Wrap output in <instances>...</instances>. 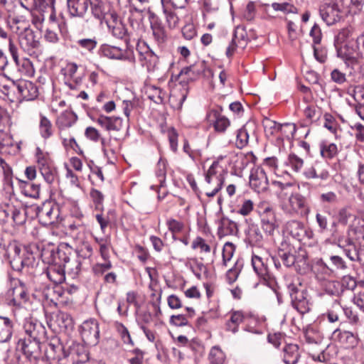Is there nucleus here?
Instances as JSON below:
<instances>
[{
    "mask_svg": "<svg viewBox=\"0 0 364 364\" xmlns=\"http://www.w3.org/2000/svg\"><path fill=\"white\" fill-rule=\"evenodd\" d=\"M14 323L8 317L0 316V343H6L11 338Z\"/></svg>",
    "mask_w": 364,
    "mask_h": 364,
    "instance_id": "nucleus-30",
    "label": "nucleus"
},
{
    "mask_svg": "<svg viewBox=\"0 0 364 364\" xmlns=\"http://www.w3.org/2000/svg\"><path fill=\"white\" fill-rule=\"evenodd\" d=\"M137 50L141 55V60L146 62L148 70H153L158 63L157 55L145 43H138Z\"/></svg>",
    "mask_w": 364,
    "mask_h": 364,
    "instance_id": "nucleus-24",
    "label": "nucleus"
},
{
    "mask_svg": "<svg viewBox=\"0 0 364 364\" xmlns=\"http://www.w3.org/2000/svg\"><path fill=\"white\" fill-rule=\"evenodd\" d=\"M21 251L20 246L15 241L9 242L5 248V255L10 259L13 268L16 264V259L21 257Z\"/></svg>",
    "mask_w": 364,
    "mask_h": 364,
    "instance_id": "nucleus-39",
    "label": "nucleus"
},
{
    "mask_svg": "<svg viewBox=\"0 0 364 364\" xmlns=\"http://www.w3.org/2000/svg\"><path fill=\"white\" fill-rule=\"evenodd\" d=\"M151 28L155 40L159 43H164L166 38L165 29L158 19L153 18L151 20Z\"/></svg>",
    "mask_w": 364,
    "mask_h": 364,
    "instance_id": "nucleus-40",
    "label": "nucleus"
},
{
    "mask_svg": "<svg viewBox=\"0 0 364 364\" xmlns=\"http://www.w3.org/2000/svg\"><path fill=\"white\" fill-rule=\"evenodd\" d=\"M303 174L307 179H320L321 181H326L330 177L328 171L319 168L317 164L306 168Z\"/></svg>",
    "mask_w": 364,
    "mask_h": 364,
    "instance_id": "nucleus-32",
    "label": "nucleus"
},
{
    "mask_svg": "<svg viewBox=\"0 0 364 364\" xmlns=\"http://www.w3.org/2000/svg\"><path fill=\"white\" fill-rule=\"evenodd\" d=\"M285 164L287 166H289L293 171L298 173L301 170L304 166V161L296 154H291L289 155Z\"/></svg>",
    "mask_w": 364,
    "mask_h": 364,
    "instance_id": "nucleus-48",
    "label": "nucleus"
},
{
    "mask_svg": "<svg viewBox=\"0 0 364 364\" xmlns=\"http://www.w3.org/2000/svg\"><path fill=\"white\" fill-rule=\"evenodd\" d=\"M326 292L331 296H338L341 291V284L336 281H328L325 286Z\"/></svg>",
    "mask_w": 364,
    "mask_h": 364,
    "instance_id": "nucleus-58",
    "label": "nucleus"
},
{
    "mask_svg": "<svg viewBox=\"0 0 364 364\" xmlns=\"http://www.w3.org/2000/svg\"><path fill=\"white\" fill-rule=\"evenodd\" d=\"M284 352V362L286 364H296L299 358V347L296 344H287L283 350Z\"/></svg>",
    "mask_w": 364,
    "mask_h": 364,
    "instance_id": "nucleus-35",
    "label": "nucleus"
},
{
    "mask_svg": "<svg viewBox=\"0 0 364 364\" xmlns=\"http://www.w3.org/2000/svg\"><path fill=\"white\" fill-rule=\"evenodd\" d=\"M18 34L21 47L30 55L36 54L41 47L40 38L27 25Z\"/></svg>",
    "mask_w": 364,
    "mask_h": 364,
    "instance_id": "nucleus-8",
    "label": "nucleus"
},
{
    "mask_svg": "<svg viewBox=\"0 0 364 364\" xmlns=\"http://www.w3.org/2000/svg\"><path fill=\"white\" fill-rule=\"evenodd\" d=\"M235 252V247L231 242H226L223 249V262L224 265L231 259Z\"/></svg>",
    "mask_w": 364,
    "mask_h": 364,
    "instance_id": "nucleus-62",
    "label": "nucleus"
},
{
    "mask_svg": "<svg viewBox=\"0 0 364 364\" xmlns=\"http://www.w3.org/2000/svg\"><path fill=\"white\" fill-rule=\"evenodd\" d=\"M288 291L294 308L301 314L309 312L310 310V302L306 289L302 288L301 285L297 287L294 284H289L288 285Z\"/></svg>",
    "mask_w": 364,
    "mask_h": 364,
    "instance_id": "nucleus-7",
    "label": "nucleus"
},
{
    "mask_svg": "<svg viewBox=\"0 0 364 364\" xmlns=\"http://www.w3.org/2000/svg\"><path fill=\"white\" fill-rule=\"evenodd\" d=\"M261 228L268 240H272L279 228L275 210L269 204H262L258 207Z\"/></svg>",
    "mask_w": 364,
    "mask_h": 364,
    "instance_id": "nucleus-4",
    "label": "nucleus"
},
{
    "mask_svg": "<svg viewBox=\"0 0 364 364\" xmlns=\"http://www.w3.org/2000/svg\"><path fill=\"white\" fill-rule=\"evenodd\" d=\"M96 122L107 131H119L122 127V119L120 117L100 115Z\"/></svg>",
    "mask_w": 364,
    "mask_h": 364,
    "instance_id": "nucleus-27",
    "label": "nucleus"
},
{
    "mask_svg": "<svg viewBox=\"0 0 364 364\" xmlns=\"http://www.w3.org/2000/svg\"><path fill=\"white\" fill-rule=\"evenodd\" d=\"M166 225L168 230L172 232L174 240L176 239L175 234L181 232L184 228L183 223L173 218L167 220Z\"/></svg>",
    "mask_w": 364,
    "mask_h": 364,
    "instance_id": "nucleus-55",
    "label": "nucleus"
},
{
    "mask_svg": "<svg viewBox=\"0 0 364 364\" xmlns=\"http://www.w3.org/2000/svg\"><path fill=\"white\" fill-rule=\"evenodd\" d=\"M249 134L245 126L237 130L235 144L239 149H242L248 144Z\"/></svg>",
    "mask_w": 364,
    "mask_h": 364,
    "instance_id": "nucleus-53",
    "label": "nucleus"
},
{
    "mask_svg": "<svg viewBox=\"0 0 364 364\" xmlns=\"http://www.w3.org/2000/svg\"><path fill=\"white\" fill-rule=\"evenodd\" d=\"M207 119L213 122L214 129L217 132L223 133L230 126V120L221 114L218 110L213 109L207 114Z\"/></svg>",
    "mask_w": 364,
    "mask_h": 364,
    "instance_id": "nucleus-22",
    "label": "nucleus"
},
{
    "mask_svg": "<svg viewBox=\"0 0 364 364\" xmlns=\"http://www.w3.org/2000/svg\"><path fill=\"white\" fill-rule=\"evenodd\" d=\"M16 261V264L14 269L17 271H21L24 267H33L36 263L34 255L26 250H24L23 255Z\"/></svg>",
    "mask_w": 364,
    "mask_h": 364,
    "instance_id": "nucleus-37",
    "label": "nucleus"
},
{
    "mask_svg": "<svg viewBox=\"0 0 364 364\" xmlns=\"http://www.w3.org/2000/svg\"><path fill=\"white\" fill-rule=\"evenodd\" d=\"M225 358V353L218 346L212 347L208 355L210 364H224Z\"/></svg>",
    "mask_w": 364,
    "mask_h": 364,
    "instance_id": "nucleus-44",
    "label": "nucleus"
},
{
    "mask_svg": "<svg viewBox=\"0 0 364 364\" xmlns=\"http://www.w3.org/2000/svg\"><path fill=\"white\" fill-rule=\"evenodd\" d=\"M246 241L252 246H261L263 244L264 236L257 224L252 223L245 230Z\"/></svg>",
    "mask_w": 364,
    "mask_h": 364,
    "instance_id": "nucleus-26",
    "label": "nucleus"
},
{
    "mask_svg": "<svg viewBox=\"0 0 364 364\" xmlns=\"http://www.w3.org/2000/svg\"><path fill=\"white\" fill-rule=\"evenodd\" d=\"M219 166L218 161H214L212 165L210 166L207 173L205 174V181L208 184H211L212 182H216L218 179H223V177L221 174H217V168Z\"/></svg>",
    "mask_w": 364,
    "mask_h": 364,
    "instance_id": "nucleus-52",
    "label": "nucleus"
},
{
    "mask_svg": "<svg viewBox=\"0 0 364 364\" xmlns=\"http://www.w3.org/2000/svg\"><path fill=\"white\" fill-rule=\"evenodd\" d=\"M24 193L31 198H38L40 195V185L32 183H26L24 188Z\"/></svg>",
    "mask_w": 364,
    "mask_h": 364,
    "instance_id": "nucleus-61",
    "label": "nucleus"
},
{
    "mask_svg": "<svg viewBox=\"0 0 364 364\" xmlns=\"http://www.w3.org/2000/svg\"><path fill=\"white\" fill-rule=\"evenodd\" d=\"M278 255L281 259L284 266L290 267L293 266L296 262V257L294 255L289 252H285L284 250H279Z\"/></svg>",
    "mask_w": 364,
    "mask_h": 364,
    "instance_id": "nucleus-56",
    "label": "nucleus"
},
{
    "mask_svg": "<svg viewBox=\"0 0 364 364\" xmlns=\"http://www.w3.org/2000/svg\"><path fill=\"white\" fill-rule=\"evenodd\" d=\"M314 272L318 279H326L333 275L334 270L322 259H318L314 266Z\"/></svg>",
    "mask_w": 364,
    "mask_h": 364,
    "instance_id": "nucleus-36",
    "label": "nucleus"
},
{
    "mask_svg": "<svg viewBox=\"0 0 364 364\" xmlns=\"http://www.w3.org/2000/svg\"><path fill=\"white\" fill-rule=\"evenodd\" d=\"M80 332L83 341L91 346L96 345L99 341V323L95 319L85 321L80 327Z\"/></svg>",
    "mask_w": 364,
    "mask_h": 364,
    "instance_id": "nucleus-10",
    "label": "nucleus"
},
{
    "mask_svg": "<svg viewBox=\"0 0 364 364\" xmlns=\"http://www.w3.org/2000/svg\"><path fill=\"white\" fill-rule=\"evenodd\" d=\"M11 296V304L18 307L28 308L31 304L32 295L25 282L18 278H11L7 292Z\"/></svg>",
    "mask_w": 364,
    "mask_h": 364,
    "instance_id": "nucleus-2",
    "label": "nucleus"
},
{
    "mask_svg": "<svg viewBox=\"0 0 364 364\" xmlns=\"http://www.w3.org/2000/svg\"><path fill=\"white\" fill-rule=\"evenodd\" d=\"M39 132L41 136L45 139L50 138L53 133L51 122L43 114H40Z\"/></svg>",
    "mask_w": 364,
    "mask_h": 364,
    "instance_id": "nucleus-43",
    "label": "nucleus"
},
{
    "mask_svg": "<svg viewBox=\"0 0 364 364\" xmlns=\"http://www.w3.org/2000/svg\"><path fill=\"white\" fill-rule=\"evenodd\" d=\"M89 6L92 16L100 23H102L108 15L115 18L116 15L111 13L110 5L104 0H90Z\"/></svg>",
    "mask_w": 364,
    "mask_h": 364,
    "instance_id": "nucleus-20",
    "label": "nucleus"
},
{
    "mask_svg": "<svg viewBox=\"0 0 364 364\" xmlns=\"http://www.w3.org/2000/svg\"><path fill=\"white\" fill-rule=\"evenodd\" d=\"M109 28L111 30L112 34L119 39H123L127 35V28L121 23H116L112 27L108 25Z\"/></svg>",
    "mask_w": 364,
    "mask_h": 364,
    "instance_id": "nucleus-60",
    "label": "nucleus"
},
{
    "mask_svg": "<svg viewBox=\"0 0 364 364\" xmlns=\"http://www.w3.org/2000/svg\"><path fill=\"white\" fill-rule=\"evenodd\" d=\"M93 253V249L88 242H83L80 249L77 250V259H89Z\"/></svg>",
    "mask_w": 364,
    "mask_h": 364,
    "instance_id": "nucleus-59",
    "label": "nucleus"
},
{
    "mask_svg": "<svg viewBox=\"0 0 364 364\" xmlns=\"http://www.w3.org/2000/svg\"><path fill=\"white\" fill-rule=\"evenodd\" d=\"M220 230L223 235H234L237 230V223L228 218H223Z\"/></svg>",
    "mask_w": 364,
    "mask_h": 364,
    "instance_id": "nucleus-49",
    "label": "nucleus"
},
{
    "mask_svg": "<svg viewBox=\"0 0 364 364\" xmlns=\"http://www.w3.org/2000/svg\"><path fill=\"white\" fill-rule=\"evenodd\" d=\"M321 154L323 157L331 159L338 153L337 146L333 143L323 142L320 145Z\"/></svg>",
    "mask_w": 364,
    "mask_h": 364,
    "instance_id": "nucleus-50",
    "label": "nucleus"
},
{
    "mask_svg": "<svg viewBox=\"0 0 364 364\" xmlns=\"http://www.w3.org/2000/svg\"><path fill=\"white\" fill-rule=\"evenodd\" d=\"M18 70L23 75L32 76L35 70L31 61L28 58H18L14 61Z\"/></svg>",
    "mask_w": 364,
    "mask_h": 364,
    "instance_id": "nucleus-41",
    "label": "nucleus"
},
{
    "mask_svg": "<svg viewBox=\"0 0 364 364\" xmlns=\"http://www.w3.org/2000/svg\"><path fill=\"white\" fill-rule=\"evenodd\" d=\"M75 46L82 54H92L97 48V41L96 37L82 38L75 41Z\"/></svg>",
    "mask_w": 364,
    "mask_h": 364,
    "instance_id": "nucleus-28",
    "label": "nucleus"
},
{
    "mask_svg": "<svg viewBox=\"0 0 364 364\" xmlns=\"http://www.w3.org/2000/svg\"><path fill=\"white\" fill-rule=\"evenodd\" d=\"M16 91L19 95V100L31 101L38 95V89L35 83L26 80L16 81Z\"/></svg>",
    "mask_w": 364,
    "mask_h": 364,
    "instance_id": "nucleus-18",
    "label": "nucleus"
},
{
    "mask_svg": "<svg viewBox=\"0 0 364 364\" xmlns=\"http://www.w3.org/2000/svg\"><path fill=\"white\" fill-rule=\"evenodd\" d=\"M281 209L289 216H307L310 213L306 197L298 192L291 193L287 200L282 203Z\"/></svg>",
    "mask_w": 364,
    "mask_h": 364,
    "instance_id": "nucleus-3",
    "label": "nucleus"
},
{
    "mask_svg": "<svg viewBox=\"0 0 364 364\" xmlns=\"http://www.w3.org/2000/svg\"><path fill=\"white\" fill-rule=\"evenodd\" d=\"M16 90V82L12 81L9 84H0V94H2L4 97L13 101L11 98V92Z\"/></svg>",
    "mask_w": 364,
    "mask_h": 364,
    "instance_id": "nucleus-54",
    "label": "nucleus"
},
{
    "mask_svg": "<svg viewBox=\"0 0 364 364\" xmlns=\"http://www.w3.org/2000/svg\"><path fill=\"white\" fill-rule=\"evenodd\" d=\"M50 348L55 353L57 352V350L59 351V354L56 355L55 358L58 360V361H63V360L69 359L70 358V363L72 364L74 363H79L85 362L86 360H87V355H85V358L82 359L81 360H75V355L73 350L71 352L69 351V350H65L64 348H63L61 346H55L53 344L49 345Z\"/></svg>",
    "mask_w": 364,
    "mask_h": 364,
    "instance_id": "nucleus-33",
    "label": "nucleus"
},
{
    "mask_svg": "<svg viewBox=\"0 0 364 364\" xmlns=\"http://www.w3.org/2000/svg\"><path fill=\"white\" fill-rule=\"evenodd\" d=\"M31 208L36 212V216L46 225L55 223L59 216V209L51 202L43 203L41 205H32Z\"/></svg>",
    "mask_w": 364,
    "mask_h": 364,
    "instance_id": "nucleus-9",
    "label": "nucleus"
},
{
    "mask_svg": "<svg viewBox=\"0 0 364 364\" xmlns=\"http://www.w3.org/2000/svg\"><path fill=\"white\" fill-rule=\"evenodd\" d=\"M355 216V215H353L352 214L351 209L350 207L346 206L338 209L336 215V221L333 222L331 225L332 228L331 230V238L332 239V232L335 228H336L340 232L339 229L337 227L338 224L346 225L348 223V220L351 218L354 219Z\"/></svg>",
    "mask_w": 364,
    "mask_h": 364,
    "instance_id": "nucleus-29",
    "label": "nucleus"
},
{
    "mask_svg": "<svg viewBox=\"0 0 364 364\" xmlns=\"http://www.w3.org/2000/svg\"><path fill=\"white\" fill-rule=\"evenodd\" d=\"M100 55L113 60H124L129 62L134 61V57L129 51L123 50L117 46H110L107 43L102 44L98 50Z\"/></svg>",
    "mask_w": 364,
    "mask_h": 364,
    "instance_id": "nucleus-13",
    "label": "nucleus"
},
{
    "mask_svg": "<svg viewBox=\"0 0 364 364\" xmlns=\"http://www.w3.org/2000/svg\"><path fill=\"white\" fill-rule=\"evenodd\" d=\"M332 339L346 348H353L358 344L359 338L356 333L336 328L331 335Z\"/></svg>",
    "mask_w": 364,
    "mask_h": 364,
    "instance_id": "nucleus-16",
    "label": "nucleus"
},
{
    "mask_svg": "<svg viewBox=\"0 0 364 364\" xmlns=\"http://www.w3.org/2000/svg\"><path fill=\"white\" fill-rule=\"evenodd\" d=\"M341 311H343L344 315L351 325L354 326H360L362 325L358 314L354 312L351 308L342 306Z\"/></svg>",
    "mask_w": 364,
    "mask_h": 364,
    "instance_id": "nucleus-51",
    "label": "nucleus"
},
{
    "mask_svg": "<svg viewBox=\"0 0 364 364\" xmlns=\"http://www.w3.org/2000/svg\"><path fill=\"white\" fill-rule=\"evenodd\" d=\"M24 338L41 341L46 334L45 326L38 321L32 318L26 319L23 323Z\"/></svg>",
    "mask_w": 364,
    "mask_h": 364,
    "instance_id": "nucleus-17",
    "label": "nucleus"
},
{
    "mask_svg": "<svg viewBox=\"0 0 364 364\" xmlns=\"http://www.w3.org/2000/svg\"><path fill=\"white\" fill-rule=\"evenodd\" d=\"M54 322L60 331H66L72 329L73 327V318L66 312L59 311L55 315Z\"/></svg>",
    "mask_w": 364,
    "mask_h": 364,
    "instance_id": "nucleus-34",
    "label": "nucleus"
},
{
    "mask_svg": "<svg viewBox=\"0 0 364 364\" xmlns=\"http://www.w3.org/2000/svg\"><path fill=\"white\" fill-rule=\"evenodd\" d=\"M78 65L75 63H68L65 68L66 75L73 79L76 83L81 81V78L76 76Z\"/></svg>",
    "mask_w": 364,
    "mask_h": 364,
    "instance_id": "nucleus-64",
    "label": "nucleus"
},
{
    "mask_svg": "<svg viewBox=\"0 0 364 364\" xmlns=\"http://www.w3.org/2000/svg\"><path fill=\"white\" fill-rule=\"evenodd\" d=\"M271 6L274 11H282L284 14L294 13V11L296 10V8L293 5L287 2L282 4L274 2L272 3Z\"/></svg>",
    "mask_w": 364,
    "mask_h": 364,
    "instance_id": "nucleus-63",
    "label": "nucleus"
},
{
    "mask_svg": "<svg viewBox=\"0 0 364 364\" xmlns=\"http://www.w3.org/2000/svg\"><path fill=\"white\" fill-rule=\"evenodd\" d=\"M58 260L61 262V264L65 269V272L76 276L78 274L81 269L82 262L79 259L70 260V257L65 254V252L58 250L55 252Z\"/></svg>",
    "mask_w": 364,
    "mask_h": 364,
    "instance_id": "nucleus-21",
    "label": "nucleus"
},
{
    "mask_svg": "<svg viewBox=\"0 0 364 364\" xmlns=\"http://www.w3.org/2000/svg\"><path fill=\"white\" fill-rule=\"evenodd\" d=\"M52 252L53 255L52 263L47 267L45 274L47 278L54 284H60L65 279V269L61 262H59L55 252Z\"/></svg>",
    "mask_w": 364,
    "mask_h": 364,
    "instance_id": "nucleus-19",
    "label": "nucleus"
},
{
    "mask_svg": "<svg viewBox=\"0 0 364 364\" xmlns=\"http://www.w3.org/2000/svg\"><path fill=\"white\" fill-rule=\"evenodd\" d=\"M145 94L149 99L156 104L161 103L165 95V92L161 89L154 85H147L145 87Z\"/></svg>",
    "mask_w": 364,
    "mask_h": 364,
    "instance_id": "nucleus-42",
    "label": "nucleus"
},
{
    "mask_svg": "<svg viewBox=\"0 0 364 364\" xmlns=\"http://www.w3.org/2000/svg\"><path fill=\"white\" fill-rule=\"evenodd\" d=\"M36 6H38L41 10L43 9H48L50 11L49 16V21L50 22L56 21V15L54 11V1L55 0H34Z\"/></svg>",
    "mask_w": 364,
    "mask_h": 364,
    "instance_id": "nucleus-47",
    "label": "nucleus"
},
{
    "mask_svg": "<svg viewBox=\"0 0 364 364\" xmlns=\"http://www.w3.org/2000/svg\"><path fill=\"white\" fill-rule=\"evenodd\" d=\"M131 6V16L129 21L131 26L137 31H143L142 21L144 19L143 12L145 10L144 4L146 0H128Z\"/></svg>",
    "mask_w": 364,
    "mask_h": 364,
    "instance_id": "nucleus-12",
    "label": "nucleus"
},
{
    "mask_svg": "<svg viewBox=\"0 0 364 364\" xmlns=\"http://www.w3.org/2000/svg\"><path fill=\"white\" fill-rule=\"evenodd\" d=\"M342 13V4L336 0H325L319 7L320 16L328 26L340 21Z\"/></svg>",
    "mask_w": 364,
    "mask_h": 364,
    "instance_id": "nucleus-6",
    "label": "nucleus"
},
{
    "mask_svg": "<svg viewBox=\"0 0 364 364\" xmlns=\"http://www.w3.org/2000/svg\"><path fill=\"white\" fill-rule=\"evenodd\" d=\"M342 306L338 299H336L330 309L321 315L323 321H327L330 323H335L339 321L340 314L341 312Z\"/></svg>",
    "mask_w": 364,
    "mask_h": 364,
    "instance_id": "nucleus-31",
    "label": "nucleus"
},
{
    "mask_svg": "<svg viewBox=\"0 0 364 364\" xmlns=\"http://www.w3.org/2000/svg\"><path fill=\"white\" fill-rule=\"evenodd\" d=\"M345 237H353L354 241L364 240V218L355 216L347 229Z\"/></svg>",
    "mask_w": 364,
    "mask_h": 364,
    "instance_id": "nucleus-23",
    "label": "nucleus"
},
{
    "mask_svg": "<svg viewBox=\"0 0 364 364\" xmlns=\"http://www.w3.org/2000/svg\"><path fill=\"white\" fill-rule=\"evenodd\" d=\"M166 161L161 158L156 168V176L158 178L159 186L164 187L166 183Z\"/></svg>",
    "mask_w": 364,
    "mask_h": 364,
    "instance_id": "nucleus-46",
    "label": "nucleus"
},
{
    "mask_svg": "<svg viewBox=\"0 0 364 364\" xmlns=\"http://www.w3.org/2000/svg\"><path fill=\"white\" fill-rule=\"evenodd\" d=\"M254 204L251 200H244L241 205L235 209V213L243 216L249 215L253 210Z\"/></svg>",
    "mask_w": 364,
    "mask_h": 364,
    "instance_id": "nucleus-57",
    "label": "nucleus"
},
{
    "mask_svg": "<svg viewBox=\"0 0 364 364\" xmlns=\"http://www.w3.org/2000/svg\"><path fill=\"white\" fill-rule=\"evenodd\" d=\"M41 341L21 338L18 340L17 348L30 360L37 359L41 354Z\"/></svg>",
    "mask_w": 364,
    "mask_h": 364,
    "instance_id": "nucleus-14",
    "label": "nucleus"
},
{
    "mask_svg": "<svg viewBox=\"0 0 364 364\" xmlns=\"http://www.w3.org/2000/svg\"><path fill=\"white\" fill-rule=\"evenodd\" d=\"M333 243L341 248L346 257L351 262L364 264V245H359L353 237H345L335 228L332 232Z\"/></svg>",
    "mask_w": 364,
    "mask_h": 364,
    "instance_id": "nucleus-1",
    "label": "nucleus"
},
{
    "mask_svg": "<svg viewBox=\"0 0 364 364\" xmlns=\"http://www.w3.org/2000/svg\"><path fill=\"white\" fill-rule=\"evenodd\" d=\"M252 264L258 276L264 278L267 275V266L264 264L261 257L253 255L252 257Z\"/></svg>",
    "mask_w": 364,
    "mask_h": 364,
    "instance_id": "nucleus-45",
    "label": "nucleus"
},
{
    "mask_svg": "<svg viewBox=\"0 0 364 364\" xmlns=\"http://www.w3.org/2000/svg\"><path fill=\"white\" fill-rule=\"evenodd\" d=\"M250 186L257 192H264L268 188V178L262 166H255L251 169L250 175Z\"/></svg>",
    "mask_w": 364,
    "mask_h": 364,
    "instance_id": "nucleus-15",
    "label": "nucleus"
},
{
    "mask_svg": "<svg viewBox=\"0 0 364 364\" xmlns=\"http://www.w3.org/2000/svg\"><path fill=\"white\" fill-rule=\"evenodd\" d=\"M90 0H67L68 10L73 17L82 18L89 7Z\"/></svg>",
    "mask_w": 364,
    "mask_h": 364,
    "instance_id": "nucleus-25",
    "label": "nucleus"
},
{
    "mask_svg": "<svg viewBox=\"0 0 364 364\" xmlns=\"http://www.w3.org/2000/svg\"><path fill=\"white\" fill-rule=\"evenodd\" d=\"M77 121V116L70 111L63 112L57 119L56 124L60 129H64L73 126Z\"/></svg>",
    "mask_w": 364,
    "mask_h": 364,
    "instance_id": "nucleus-38",
    "label": "nucleus"
},
{
    "mask_svg": "<svg viewBox=\"0 0 364 364\" xmlns=\"http://www.w3.org/2000/svg\"><path fill=\"white\" fill-rule=\"evenodd\" d=\"M26 220L25 209L13 203L0 205V223L11 226L23 225Z\"/></svg>",
    "mask_w": 364,
    "mask_h": 364,
    "instance_id": "nucleus-5",
    "label": "nucleus"
},
{
    "mask_svg": "<svg viewBox=\"0 0 364 364\" xmlns=\"http://www.w3.org/2000/svg\"><path fill=\"white\" fill-rule=\"evenodd\" d=\"M284 232L298 241H302L305 238L311 239L313 232L306 229L304 223L296 220H291L286 223L284 227Z\"/></svg>",
    "mask_w": 364,
    "mask_h": 364,
    "instance_id": "nucleus-11",
    "label": "nucleus"
}]
</instances>
